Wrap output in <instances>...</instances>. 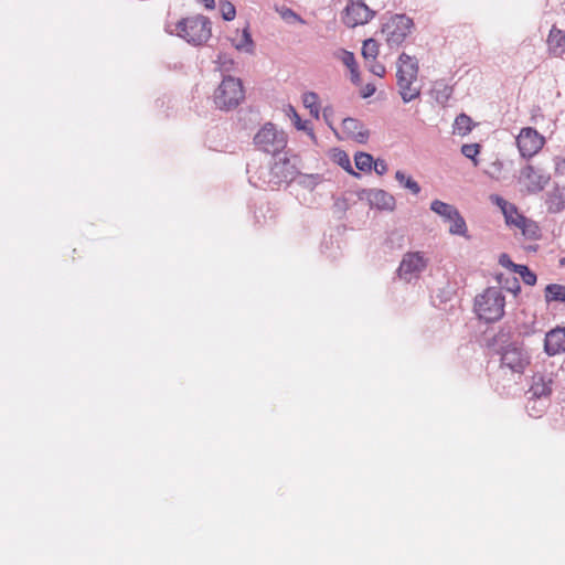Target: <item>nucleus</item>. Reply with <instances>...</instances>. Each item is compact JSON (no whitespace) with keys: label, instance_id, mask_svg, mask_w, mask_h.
<instances>
[{"label":"nucleus","instance_id":"obj_33","mask_svg":"<svg viewBox=\"0 0 565 565\" xmlns=\"http://www.w3.org/2000/svg\"><path fill=\"white\" fill-rule=\"evenodd\" d=\"M220 10L222 13V18L225 21H232L235 19L236 9L230 1H226V0L220 1Z\"/></svg>","mask_w":565,"mask_h":565},{"label":"nucleus","instance_id":"obj_42","mask_svg":"<svg viewBox=\"0 0 565 565\" xmlns=\"http://www.w3.org/2000/svg\"><path fill=\"white\" fill-rule=\"evenodd\" d=\"M523 282L529 286H534L536 284L537 277L534 271L531 269H527L523 275L521 276Z\"/></svg>","mask_w":565,"mask_h":565},{"label":"nucleus","instance_id":"obj_1","mask_svg":"<svg viewBox=\"0 0 565 565\" xmlns=\"http://www.w3.org/2000/svg\"><path fill=\"white\" fill-rule=\"evenodd\" d=\"M503 334H498L494 341L499 344L500 369L521 376L531 363V355L522 341H501Z\"/></svg>","mask_w":565,"mask_h":565},{"label":"nucleus","instance_id":"obj_43","mask_svg":"<svg viewBox=\"0 0 565 565\" xmlns=\"http://www.w3.org/2000/svg\"><path fill=\"white\" fill-rule=\"evenodd\" d=\"M371 62H372V64L370 65V71L376 76H380V77L384 76V74L386 72L385 66L383 64L376 62L375 60L371 61Z\"/></svg>","mask_w":565,"mask_h":565},{"label":"nucleus","instance_id":"obj_40","mask_svg":"<svg viewBox=\"0 0 565 565\" xmlns=\"http://www.w3.org/2000/svg\"><path fill=\"white\" fill-rule=\"evenodd\" d=\"M372 169L375 171L376 174L383 175L387 172L388 167L385 160L379 158L374 160Z\"/></svg>","mask_w":565,"mask_h":565},{"label":"nucleus","instance_id":"obj_20","mask_svg":"<svg viewBox=\"0 0 565 565\" xmlns=\"http://www.w3.org/2000/svg\"><path fill=\"white\" fill-rule=\"evenodd\" d=\"M546 206L548 213L557 214L565 209V193L556 188L554 191L547 194Z\"/></svg>","mask_w":565,"mask_h":565},{"label":"nucleus","instance_id":"obj_35","mask_svg":"<svg viewBox=\"0 0 565 565\" xmlns=\"http://www.w3.org/2000/svg\"><path fill=\"white\" fill-rule=\"evenodd\" d=\"M479 152H480V145H478V143H466L461 147V153L466 158L471 159L476 166L478 163L476 157L479 154Z\"/></svg>","mask_w":565,"mask_h":565},{"label":"nucleus","instance_id":"obj_9","mask_svg":"<svg viewBox=\"0 0 565 565\" xmlns=\"http://www.w3.org/2000/svg\"><path fill=\"white\" fill-rule=\"evenodd\" d=\"M430 210L439 215L445 222L450 223V234L468 237L466 221L455 205L443 202L440 200H434L430 203Z\"/></svg>","mask_w":565,"mask_h":565},{"label":"nucleus","instance_id":"obj_25","mask_svg":"<svg viewBox=\"0 0 565 565\" xmlns=\"http://www.w3.org/2000/svg\"><path fill=\"white\" fill-rule=\"evenodd\" d=\"M455 132L465 136L472 129V120L471 118L466 114H460L455 119L454 125Z\"/></svg>","mask_w":565,"mask_h":565},{"label":"nucleus","instance_id":"obj_21","mask_svg":"<svg viewBox=\"0 0 565 565\" xmlns=\"http://www.w3.org/2000/svg\"><path fill=\"white\" fill-rule=\"evenodd\" d=\"M544 298L546 303H565V286L559 284H548L544 289Z\"/></svg>","mask_w":565,"mask_h":565},{"label":"nucleus","instance_id":"obj_26","mask_svg":"<svg viewBox=\"0 0 565 565\" xmlns=\"http://www.w3.org/2000/svg\"><path fill=\"white\" fill-rule=\"evenodd\" d=\"M354 162L358 170L370 172L372 170L374 158L367 152L359 151L354 156Z\"/></svg>","mask_w":565,"mask_h":565},{"label":"nucleus","instance_id":"obj_6","mask_svg":"<svg viewBox=\"0 0 565 565\" xmlns=\"http://www.w3.org/2000/svg\"><path fill=\"white\" fill-rule=\"evenodd\" d=\"M254 145L258 150L275 156L286 148L287 136L274 124L267 122L255 135Z\"/></svg>","mask_w":565,"mask_h":565},{"label":"nucleus","instance_id":"obj_29","mask_svg":"<svg viewBox=\"0 0 565 565\" xmlns=\"http://www.w3.org/2000/svg\"><path fill=\"white\" fill-rule=\"evenodd\" d=\"M290 111L292 113L291 120H292L294 126L298 130L307 132L312 139H315V134H313L312 128L310 127V121L302 120L294 107H290Z\"/></svg>","mask_w":565,"mask_h":565},{"label":"nucleus","instance_id":"obj_39","mask_svg":"<svg viewBox=\"0 0 565 565\" xmlns=\"http://www.w3.org/2000/svg\"><path fill=\"white\" fill-rule=\"evenodd\" d=\"M435 92L436 100L438 103H445L450 98L452 94V88L450 86L444 85L441 89L436 88Z\"/></svg>","mask_w":565,"mask_h":565},{"label":"nucleus","instance_id":"obj_38","mask_svg":"<svg viewBox=\"0 0 565 565\" xmlns=\"http://www.w3.org/2000/svg\"><path fill=\"white\" fill-rule=\"evenodd\" d=\"M281 17L284 20H286L288 23H294V22H299L301 24L306 23L305 20L298 14L296 13L294 10L291 9H285L282 12H281Z\"/></svg>","mask_w":565,"mask_h":565},{"label":"nucleus","instance_id":"obj_34","mask_svg":"<svg viewBox=\"0 0 565 565\" xmlns=\"http://www.w3.org/2000/svg\"><path fill=\"white\" fill-rule=\"evenodd\" d=\"M502 287L516 296L521 291V286L516 277H507L504 281L502 280V276L499 277Z\"/></svg>","mask_w":565,"mask_h":565},{"label":"nucleus","instance_id":"obj_19","mask_svg":"<svg viewBox=\"0 0 565 565\" xmlns=\"http://www.w3.org/2000/svg\"><path fill=\"white\" fill-rule=\"evenodd\" d=\"M324 181V175L320 173H302L297 171V178L294 179L292 184H297L305 190L312 192L319 184Z\"/></svg>","mask_w":565,"mask_h":565},{"label":"nucleus","instance_id":"obj_36","mask_svg":"<svg viewBox=\"0 0 565 565\" xmlns=\"http://www.w3.org/2000/svg\"><path fill=\"white\" fill-rule=\"evenodd\" d=\"M490 201L495 204L502 212V214H504L505 212H508V210L511 212L513 211L514 212V204L513 203H510L508 202L505 199H503L502 196L498 195V194H492L490 196Z\"/></svg>","mask_w":565,"mask_h":565},{"label":"nucleus","instance_id":"obj_4","mask_svg":"<svg viewBox=\"0 0 565 565\" xmlns=\"http://www.w3.org/2000/svg\"><path fill=\"white\" fill-rule=\"evenodd\" d=\"M171 34H175L193 45L204 44L212 35V23L204 15L180 20Z\"/></svg>","mask_w":565,"mask_h":565},{"label":"nucleus","instance_id":"obj_27","mask_svg":"<svg viewBox=\"0 0 565 565\" xmlns=\"http://www.w3.org/2000/svg\"><path fill=\"white\" fill-rule=\"evenodd\" d=\"M319 96L315 92H307L302 96V102L306 108L310 110V114L316 118L319 117V106H318Z\"/></svg>","mask_w":565,"mask_h":565},{"label":"nucleus","instance_id":"obj_12","mask_svg":"<svg viewBox=\"0 0 565 565\" xmlns=\"http://www.w3.org/2000/svg\"><path fill=\"white\" fill-rule=\"evenodd\" d=\"M371 10L362 0L351 1L344 10L343 23L348 28H355L367 23L374 17Z\"/></svg>","mask_w":565,"mask_h":565},{"label":"nucleus","instance_id":"obj_13","mask_svg":"<svg viewBox=\"0 0 565 565\" xmlns=\"http://www.w3.org/2000/svg\"><path fill=\"white\" fill-rule=\"evenodd\" d=\"M553 374L552 373H534L532 383L526 392L527 399H539V402H548L552 394Z\"/></svg>","mask_w":565,"mask_h":565},{"label":"nucleus","instance_id":"obj_50","mask_svg":"<svg viewBox=\"0 0 565 565\" xmlns=\"http://www.w3.org/2000/svg\"><path fill=\"white\" fill-rule=\"evenodd\" d=\"M252 168H253V166L250 163H247V168H246L247 173L252 172Z\"/></svg>","mask_w":565,"mask_h":565},{"label":"nucleus","instance_id":"obj_2","mask_svg":"<svg viewBox=\"0 0 565 565\" xmlns=\"http://www.w3.org/2000/svg\"><path fill=\"white\" fill-rule=\"evenodd\" d=\"M419 66L415 57L402 53L397 60V86L404 103H409L420 96V88L413 86L417 81Z\"/></svg>","mask_w":565,"mask_h":565},{"label":"nucleus","instance_id":"obj_51","mask_svg":"<svg viewBox=\"0 0 565 565\" xmlns=\"http://www.w3.org/2000/svg\"><path fill=\"white\" fill-rule=\"evenodd\" d=\"M249 182L253 183L255 186H258V184L253 181V177L252 175L249 177Z\"/></svg>","mask_w":565,"mask_h":565},{"label":"nucleus","instance_id":"obj_14","mask_svg":"<svg viewBox=\"0 0 565 565\" xmlns=\"http://www.w3.org/2000/svg\"><path fill=\"white\" fill-rule=\"evenodd\" d=\"M361 200H366L371 207L383 211H393L395 209V198L381 189H365L359 194Z\"/></svg>","mask_w":565,"mask_h":565},{"label":"nucleus","instance_id":"obj_31","mask_svg":"<svg viewBox=\"0 0 565 565\" xmlns=\"http://www.w3.org/2000/svg\"><path fill=\"white\" fill-rule=\"evenodd\" d=\"M548 402H539V399H529L526 411L532 417H540Z\"/></svg>","mask_w":565,"mask_h":565},{"label":"nucleus","instance_id":"obj_32","mask_svg":"<svg viewBox=\"0 0 565 565\" xmlns=\"http://www.w3.org/2000/svg\"><path fill=\"white\" fill-rule=\"evenodd\" d=\"M253 46H254V42H253L252 35H250L248 29L245 28L243 30L242 41L239 43L235 44V47L238 51L252 52Z\"/></svg>","mask_w":565,"mask_h":565},{"label":"nucleus","instance_id":"obj_44","mask_svg":"<svg viewBox=\"0 0 565 565\" xmlns=\"http://www.w3.org/2000/svg\"><path fill=\"white\" fill-rule=\"evenodd\" d=\"M499 264L502 266V267H505V268H509L512 270V268L514 267L515 263L512 262V259L510 258V256L505 253L501 254L499 256Z\"/></svg>","mask_w":565,"mask_h":565},{"label":"nucleus","instance_id":"obj_8","mask_svg":"<svg viewBox=\"0 0 565 565\" xmlns=\"http://www.w3.org/2000/svg\"><path fill=\"white\" fill-rule=\"evenodd\" d=\"M298 168L296 163H292L288 157H284L277 161H275L268 170L264 173V184H268L270 186H279L282 183H286L290 186L294 182V179L297 178Z\"/></svg>","mask_w":565,"mask_h":565},{"label":"nucleus","instance_id":"obj_5","mask_svg":"<svg viewBox=\"0 0 565 565\" xmlns=\"http://www.w3.org/2000/svg\"><path fill=\"white\" fill-rule=\"evenodd\" d=\"M245 98L242 81L231 75L225 76L214 92V104L218 109L231 110L236 108Z\"/></svg>","mask_w":565,"mask_h":565},{"label":"nucleus","instance_id":"obj_7","mask_svg":"<svg viewBox=\"0 0 565 565\" xmlns=\"http://www.w3.org/2000/svg\"><path fill=\"white\" fill-rule=\"evenodd\" d=\"M414 22L406 14H395L382 25V33L391 49L401 46L411 33Z\"/></svg>","mask_w":565,"mask_h":565},{"label":"nucleus","instance_id":"obj_10","mask_svg":"<svg viewBox=\"0 0 565 565\" xmlns=\"http://www.w3.org/2000/svg\"><path fill=\"white\" fill-rule=\"evenodd\" d=\"M427 264L428 260L422 252H408L403 256L397 274L402 279L411 281L426 269Z\"/></svg>","mask_w":565,"mask_h":565},{"label":"nucleus","instance_id":"obj_24","mask_svg":"<svg viewBox=\"0 0 565 565\" xmlns=\"http://www.w3.org/2000/svg\"><path fill=\"white\" fill-rule=\"evenodd\" d=\"M395 179L398 183L409 190L413 194H418L420 192V185L417 181H415L412 177H407L403 171L397 170L395 173Z\"/></svg>","mask_w":565,"mask_h":565},{"label":"nucleus","instance_id":"obj_48","mask_svg":"<svg viewBox=\"0 0 565 565\" xmlns=\"http://www.w3.org/2000/svg\"><path fill=\"white\" fill-rule=\"evenodd\" d=\"M555 171L557 173H564L565 171V159H557L555 164Z\"/></svg>","mask_w":565,"mask_h":565},{"label":"nucleus","instance_id":"obj_28","mask_svg":"<svg viewBox=\"0 0 565 565\" xmlns=\"http://www.w3.org/2000/svg\"><path fill=\"white\" fill-rule=\"evenodd\" d=\"M379 54V45L374 39H367L363 42L362 55L366 61H374Z\"/></svg>","mask_w":565,"mask_h":565},{"label":"nucleus","instance_id":"obj_22","mask_svg":"<svg viewBox=\"0 0 565 565\" xmlns=\"http://www.w3.org/2000/svg\"><path fill=\"white\" fill-rule=\"evenodd\" d=\"M521 222L518 228L521 230L522 234L530 239H539L541 236V231L536 222L531 218L519 217Z\"/></svg>","mask_w":565,"mask_h":565},{"label":"nucleus","instance_id":"obj_17","mask_svg":"<svg viewBox=\"0 0 565 565\" xmlns=\"http://www.w3.org/2000/svg\"><path fill=\"white\" fill-rule=\"evenodd\" d=\"M343 131L349 138L359 143H366L370 131L364 128V125L356 118L347 117L342 120Z\"/></svg>","mask_w":565,"mask_h":565},{"label":"nucleus","instance_id":"obj_41","mask_svg":"<svg viewBox=\"0 0 565 565\" xmlns=\"http://www.w3.org/2000/svg\"><path fill=\"white\" fill-rule=\"evenodd\" d=\"M342 62L349 70L358 66L354 54L349 51H343Z\"/></svg>","mask_w":565,"mask_h":565},{"label":"nucleus","instance_id":"obj_18","mask_svg":"<svg viewBox=\"0 0 565 565\" xmlns=\"http://www.w3.org/2000/svg\"><path fill=\"white\" fill-rule=\"evenodd\" d=\"M547 45L551 54L561 56L565 52V32L553 25L547 36Z\"/></svg>","mask_w":565,"mask_h":565},{"label":"nucleus","instance_id":"obj_37","mask_svg":"<svg viewBox=\"0 0 565 565\" xmlns=\"http://www.w3.org/2000/svg\"><path fill=\"white\" fill-rule=\"evenodd\" d=\"M504 216V220H505V223L508 226H515L518 227L520 225V221H519V217H525V215H523L522 213L519 212L516 205L514 204V212L513 211H509L505 212L503 214Z\"/></svg>","mask_w":565,"mask_h":565},{"label":"nucleus","instance_id":"obj_45","mask_svg":"<svg viewBox=\"0 0 565 565\" xmlns=\"http://www.w3.org/2000/svg\"><path fill=\"white\" fill-rule=\"evenodd\" d=\"M375 90L376 87L374 84H366L361 90V97L369 98L375 93Z\"/></svg>","mask_w":565,"mask_h":565},{"label":"nucleus","instance_id":"obj_46","mask_svg":"<svg viewBox=\"0 0 565 565\" xmlns=\"http://www.w3.org/2000/svg\"><path fill=\"white\" fill-rule=\"evenodd\" d=\"M527 269H530V268L526 265L515 264L514 267L512 268V271L522 276L523 273H525Z\"/></svg>","mask_w":565,"mask_h":565},{"label":"nucleus","instance_id":"obj_49","mask_svg":"<svg viewBox=\"0 0 565 565\" xmlns=\"http://www.w3.org/2000/svg\"><path fill=\"white\" fill-rule=\"evenodd\" d=\"M202 3L207 10H213L215 8V0H198Z\"/></svg>","mask_w":565,"mask_h":565},{"label":"nucleus","instance_id":"obj_11","mask_svg":"<svg viewBox=\"0 0 565 565\" xmlns=\"http://www.w3.org/2000/svg\"><path fill=\"white\" fill-rule=\"evenodd\" d=\"M545 139L534 128H522L516 137V145L523 158H532L544 146Z\"/></svg>","mask_w":565,"mask_h":565},{"label":"nucleus","instance_id":"obj_30","mask_svg":"<svg viewBox=\"0 0 565 565\" xmlns=\"http://www.w3.org/2000/svg\"><path fill=\"white\" fill-rule=\"evenodd\" d=\"M435 292L436 298H438L440 302H447L456 294V287L450 281H446L445 285L443 287L437 288Z\"/></svg>","mask_w":565,"mask_h":565},{"label":"nucleus","instance_id":"obj_16","mask_svg":"<svg viewBox=\"0 0 565 565\" xmlns=\"http://www.w3.org/2000/svg\"><path fill=\"white\" fill-rule=\"evenodd\" d=\"M521 177L527 181V189L532 193L542 191L550 181V175L533 166H526L521 171Z\"/></svg>","mask_w":565,"mask_h":565},{"label":"nucleus","instance_id":"obj_15","mask_svg":"<svg viewBox=\"0 0 565 565\" xmlns=\"http://www.w3.org/2000/svg\"><path fill=\"white\" fill-rule=\"evenodd\" d=\"M544 352L548 356H555L565 352V327H555L546 332Z\"/></svg>","mask_w":565,"mask_h":565},{"label":"nucleus","instance_id":"obj_3","mask_svg":"<svg viewBox=\"0 0 565 565\" xmlns=\"http://www.w3.org/2000/svg\"><path fill=\"white\" fill-rule=\"evenodd\" d=\"M505 298L501 288L489 287L475 299V311L486 322L499 321L504 316Z\"/></svg>","mask_w":565,"mask_h":565},{"label":"nucleus","instance_id":"obj_47","mask_svg":"<svg viewBox=\"0 0 565 565\" xmlns=\"http://www.w3.org/2000/svg\"><path fill=\"white\" fill-rule=\"evenodd\" d=\"M350 73H351V81L354 84H358L360 82V74H359V71H358V66L353 67V68H350Z\"/></svg>","mask_w":565,"mask_h":565},{"label":"nucleus","instance_id":"obj_23","mask_svg":"<svg viewBox=\"0 0 565 565\" xmlns=\"http://www.w3.org/2000/svg\"><path fill=\"white\" fill-rule=\"evenodd\" d=\"M333 161L338 163L349 174L359 178L360 173L355 172L352 168L350 157L343 150L335 149L333 153Z\"/></svg>","mask_w":565,"mask_h":565}]
</instances>
